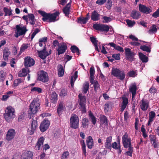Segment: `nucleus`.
<instances>
[{"mask_svg":"<svg viewBox=\"0 0 159 159\" xmlns=\"http://www.w3.org/2000/svg\"><path fill=\"white\" fill-rule=\"evenodd\" d=\"M39 13L43 17L42 20L44 21L48 20L49 23L54 22L57 21V17L59 16L60 13L58 11L53 13L50 14L46 13L42 11H39Z\"/></svg>","mask_w":159,"mask_h":159,"instance_id":"obj_1","label":"nucleus"},{"mask_svg":"<svg viewBox=\"0 0 159 159\" xmlns=\"http://www.w3.org/2000/svg\"><path fill=\"white\" fill-rule=\"evenodd\" d=\"M111 74L120 80H123L125 78V74L124 70H120L117 68L113 67L111 70Z\"/></svg>","mask_w":159,"mask_h":159,"instance_id":"obj_2","label":"nucleus"},{"mask_svg":"<svg viewBox=\"0 0 159 159\" xmlns=\"http://www.w3.org/2000/svg\"><path fill=\"white\" fill-rule=\"evenodd\" d=\"M70 127L73 129H76L79 127V120L77 115L72 114L70 119Z\"/></svg>","mask_w":159,"mask_h":159,"instance_id":"obj_3","label":"nucleus"},{"mask_svg":"<svg viewBox=\"0 0 159 159\" xmlns=\"http://www.w3.org/2000/svg\"><path fill=\"white\" fill-rule=\"evenodd\" d=\"M93 27L94 29L101 32H107L110 29L109 27L107 25L97 23L94 24Z\"/></svg>","mask_w":159,"mask_h":159,"instance_id":"obj_4","label":"nucleus"},{"mask_svg":"<svg viewBox=\"0 0 159 159\" xmlns=\"http://www.w3.org/2000/svg\"><path fill=\"white\" fill-rule=\"evenodd\" d=\"M139 7V11L143 14H150L152 11V7L150 6L147 7L146 5L140 4Z\"/></svg>","mask_w":159,"mask_h":159,"instance_id":"obj_5","label":"nucleus"},{"mask_svg":"<svg viewBox=\"0 0 159 159\" xmlns=\"http://www.w3.org/2000/svg\"><path fill=\"white\" fill-rule=\"evenodd\" d=\"M14 111L15 110H7L6 111L5 110L6 113L4 114V116L7 122H10L11 121L14 117Z\"/></svg>","mask_w":159,"mask_h":159,"instance_id":"obj_6","label":"nucleus"},{"mask_svg":"<svg viewBox=\"0 0 159 159\" xmlns=\"http://www.w3.org/2000/svg\"><path fill=\"white\" fill-rule=\"evenodd\" d=\"M38 79L43 82H47L49 80L48 74L43 70H41L38 74Z\"/></svg>","mask_w":159,"mask_h":159,"instance_id":"obj_7","label":"nucleus"},{"mask_svg":"<svg viewBox=\"0 0 159 159\" xmlns=\"http://www.w3.org/2000/svg\"><path fill=\"white\" fill-rule=\"evenodd\" d=\"M16 31L15 32V36L17 38L19 36L25 35L27 31L25 27H21L19 25L16 26Z\"/></svg>","mask_w":159,"mask_h":159,"instance_id":"obj_8","label":"nucleus"},{"mask_svg":"<svg viewBox=\"0 0 159 159\" xmlns=\"http://www.w3.org/2000/svg\"><path fill=\"white\" fill-rule=\"evenodd\" d=\"M50 122L47 119L45 118L41 122L39 127L40 131L43 132L48 128L50 125Z\"/></svg>","mask_w":159,"mask_h":159,"instance_id":"obj_9","label":"nucleus"},{"mask_svg":"<svg viewBox=\"0 0 159 159\" xmlns=\"http://www.w3.org/2000/svg\"><path fill=\"white\" fill-rule=\"evenodd\" d=\"M16 134L15 130L13 129H9L7 133L6 139L8 141H10L13 139Z\"/></svg>","mask_w":159,"mask_h":159,"instance_id":"obj_10","label":"nucleus"},{"mask_svg":"<svg viewBox=\"0 0 159 159\" xmlns=\"http://www.w3.org/2000/svg\"><path fill=\"white\" fill-rule=\"evenodd\" d=\"M35 62L34 60L30 57H26L24 58V65L25 66L29 67L33 66Z\"/></svg>","mask_w":159,"mask_h":159,"instance_id":"obj_11","label":"nucleus"},{"mask_svg":"<svg viewBox=\"0 0 159 159\" xmlns=\"http://www.w3.org/2000/svg\"><path fill=\"white\" fill-rule=\"evenodd\" d=\"M40 108L39 101L37 99H34L30 105L29 109H39Z\"/></svg>","mask_w":159,"mask_h":159,"instance_id":"obj_12","label":"nucleus"},{"mask_svg":"<svg viewBox=\"0 0 159 159\" xmlns=\"http://www.w3.org/2000/svg\"><path fill=\"white\" fill-rule=\"evenodd\" d=\"M79 99V105L82 109H85V103L86 101V97L85 96L83 95L81 93L78 95Z\"/></svg>","mask_w":159,"mask_h":159,"instance_id":"obj_13","label":"nucleus"},{"mask_svg":"<svg viewBox=\"0 0 159 159\" xmlns=\"http://www.w3.org/2000/svg\"><path fill=\"white\" fill-rule=\"evenodd\" d=\"M38 53L39 57L42 59H45L47 56L51 54L50 52L49 53L46 51V49L45 47H44L43 50L38 51Z\"/></svg>","mask_w":159,"mask_h":159,"instance_id":"obj_14","label":"nucleus"},{"mask_svg":"<svg viewBox=\"0 0 159 159\" xmlns=\"http://www.w3.org/2000/svg\"><path fill=\"white\" fill-rule=\"evenodd\" d=\"M107 2V0H97L95 2L96 4L99 5H102ZM107 8L108 9H111L112 6V2L111 0H107L106 3Z\"/></svg>","mask_w":159,"mask_h":159,"instance_id":"obj_15","label":"nucleus"},{"mask_svg":"<svg viewBox=\"0 0 159 159\" xmlns=\"http://www.w3.org/2000/svg\"><path fill=\"white\" fill-rule=\"evenodd\" d=\"M125 54L126 57V59L132 61L133 59V56L134 54L131 51V49L129 48L125 49Z\"/></svg>","mask_w":159,"mask_h":159,"instance_id":"obj_16","label":"nucleus"},{"mask_svg":"<svg viewBox=\"0 0 159 159\" xmlns=\"http://www.w3.org/2000/svg\"><path fill=\"white\" fill-rule=\"evenodd\" d=\"M31 130L29 131V134L31 135L33 134L37 126V121L36 120L32 119L30 123Z\"/></svg>","mask_w":159,"mask_h":159,"instance_id":"obj_17","label":"nucleus"},{"mask_svg":"<svg viewBox=\"0 0 159 159\" xmlns=\"http://www.w3.org/2000/svg\"><path fill=\"white\" fill-rule=\"evenodd\" d=\"M128 136L127 133H125L122 138V143L124 148H127L128 144L131 142V139L128 138Z\"/></svg>","mask_w":159,"mask_h":159,"instance_id":"obj_18","label":"nucleus"},{"mask_svg":"<svg viewBox=\"0 0 159 159\" xmlns=\"http://www.w3.org/2000/svg\"><path fill=\"white\" fill-rule=\"evenodd\" d=\"M137 89V86L135 84H133L129 88V92L132 94V100L135 98Z\"/></svg>","mask_w":159,"mask_h":159,"instance_id":"obj_19","label":"nucleus"},{"mask_svg":"<svg viewBox=\"0 0 159 159\" xmlns=\"http://www.w3.org/2000/svg\"><path fill=\"white\" fill-rule=\"evenodd\" d=\"M72 2L70 0V2L67 4L63 9V12L66 16L69 17L70 8V4Z\"/></svg>","mask_w":159,"mask_h":159,"instance_id":"obj_20","label":"nucleus"},{"mask_svg":"<svg viewBox=\"0 0 159 159\" xmlns=\"http://www.w3.org/2000/svg\"><path fill=\"white\" fill-rule=\"evenodd\" d=\"M130 16L133 19L138 20L140 17L141 14L139 11L133 10L131 11Z\"/></svg>","mask_w":159,"mask_h":159,"instance_id":"obj_21","label":"nucleus"},{"mask_svg":"<svg viewBox=\"0 0 159 159\" xmlns=\"http://www.w3.org/2000/svg\"><path fill=\"white\" fill-rule=\"evenodd\" d=\"M140 105L141 109H148L149 105L148 101L143 98L140 103Z\"/></svg>","mask_w":159,"mask_h":159,"instance_id":"obj_22","label":"nucleus"},{"mask_svg":"<svg viewBox=\"0 0 159 159\" xmlns=\"http://www.w3.org/2000/svg\"><path fill=\"white\" fill-rule=\"evenodd\" d=\"M87 146L89 149L92 148L94 145L93 140L92 137L91 136H89L86 140Z\"/></svg>","mask_w":159,"mask_h":159,"instance_id":"obj_23","label":"nucleus"},{"mask_svg":"<svg viewBox=\"0 0 159 159\" xmlns=\"http://www.w3.org/2000/svg\"><path fill=\"white\" fill-rule=\"evenodd\" d=\"M67 48L66 45L64 43H63V45H61L57 49L58 54L59 55L61 54L64 53L66 49H67Z\"/></svg>","mask_w":159,"mask_h":159,"instance_id":"obj_24","label":"nucleus"},{"mask_svg":"<svg viewBox=\"0 0 159 159\" xmlns=\"http://www.w3.org/2000/svg\"><path fill=\"white\" fill-rule=\"evenodd\" d=\"M100 15L95 10L92 12L91 15V20L93 21H96L99 20Z\"/></svg>","mask_w":159,"mask_h":159,"instance_id":"obj_25","label":"nucleus"},{"mask_svg":"<svg viewBox=\"0 0 159 159\" xmlns=\"http://www.w3.org/2000/svg\"><path fill=\"white\" fill-rule=\"evenodd\" d=\"M57 95L56 93L54 91L53 92L50 96L51 102L53 103H55L57 100Z\"/></svg>","mask_w":159,"mask_h":159,"instance_id":"obj_26","label":"nucleus"},{"mask_svg":"<svg viewBox=\"0 0 159 159\" xmlns=\"http://www.w3.org/2000/svg\"><path fill=\"white\" fill-rule=\"evenodd\" d=\"M11 54L9 49L7 47H5L3 50V58L5 61L8 60V57Z\"/></svg>","mask_w":159,"mask_h":159,"instance_id":"obj_27","label":"nucleus"},{"mask_svg":"<svg viewBox=\"0 0 159 159\" xmlns=\"http://www.w3.org/2000/svg\"><path fill=\"white\" fill-rule=\"evenodd\" d=\"M44 141V139L43 137H41L39 138L35 146L36 150H39L40 149L42 145H43Z\"/></svg>","mask_w":159,"mask_h":159,"instance_id":"obj_28","label":"nucleus"},{"mask_svg":"<svg viewBox=\"0 0 159 159\" xmlns=\"http://www.w3.org/2000/svg\"><path fill=\"white\" fill-rule=\"evenodd\" d=\"M149 138L151 143L152 144L153 147L155 148H157L158 144L157 142L156 137L153 135H151L149 136Z\"/></svg>","mask_w":159,"mask_h":159,"instance_id":"obj_29","label":"nucleus"},{"mask_svg":"<svg viewBox=\"0 0 159 159\" xmlns=\"http://www.w3.org/2000/svg\"><path fill=\"white\" fill-rule=\"evenodd\" d=\"M112 137L111 136L107 137L106 140L105 145V147L109 149H111V142H112Z\"/></svg>","mask_w":159,"mask_h":159,"instance_id":"obj_30","label":"nucleus"},{"mask_svg":"<svg viewBox=\"0 0 159 159\" xmlns=\"http://www.w3.org/2000/svg\"><path fill=\"white\" fill-rule=\"evenodd\" d=\"M33 152L31 151L25 152L22 156L24 159H32Z\"/></svg>","mask_w":159,"mask_h":159,"instance_id":"obj_31","label":"nucleus"},{"mask_svg":"<svg viewBox=\"0 0 159 159\" xmlns=\"http://www.w3.org/2000/svg\"><path fill=\"white\" fill-rule=\"evenodd\" d=\"M121 99L123 101L121 106V109H125L128 104V99L127 98L124 97H122Z\"/></svg>","mask_w":159,"mask_h":159,"instance_id":"obj_32","label":"nucleus"},{"mask_svg":"<svg viewBox=\"0 0 159 159\" xmlns=\"http://www.w3.org/2000/svg\"><path fill=\"white\" fill-rule=\"evenodd\" d=\"M81 123L82 127L84 128L87 129L89 125V120L87 118H83L82 119Z\"/></svg>","mask_w":159,"mask_h":159,"instance_id":"obj_33","label":"nucleus"},{"mask_svg":"<svg viewBox=\"0 0 159 159\" xmlns=\"http://www.w3.org/2000/svg\"><path fill=\"white\" fill-rule=\"evenodd\" d=\"M95 71L94 67H92L90 69V82L91 84H93V80H94V74Z\"/></svg>","mask_w":159,"mask_h":159,"instance_id":"obj_34","label":"nucleus"},{"mask_svg":"<svg viewBox=\"0 0 159 159\" xmlns=\"http://www.w3.org/2000/svg\"><path fill=\"white\" fill-rule=\"evenodd\" d=\"M89 119L91 120L92 123L95 125L97 122V119L93 115V113L91 111H90L89 113Z\"/></svg>","mask_w":159,"mask_h":159,"instance_id":"obj_35","label":"nucleus"},{"mask_svg":"<svg viewBox=\"0 0 159 159\" xmlns=\"http://www.w3.org/2000/svg\"><path fill=\"white\" fill-rule=\"evenodd\" d=\"M99 118L101 123L104 124L106 126L108 125V120L105 116L101 115Z\"/></svg>","mask_w":159,"mask_h":159,"instance_id":"obj_36","label":"nucleus"},{"mask_svg":"<svg viewBox=\"0 0 159 159\" xmlns=\"http://www.w3.org/2000/svg\"><path fill=\"white\" fill-rule=\"evenodd\" d=\"M78 77V71H76L73 76L71 77L70 84L71 87H72L74 85V82Z\"/></svg>","mask_w":159,"mask_h":159,"instance_id":"obj_37","label":"nucleus"},{"mask_svg":"<svg viewBox=\"0 0 159 159\" xmlns=\"http://www.w3.org/2000/svg\"><path fill=\"white\" fill-rule=\"evenodd\" d=\"M89 89V84L88 82H85L84 84L83 88L82 89V91L84 94H86L87 93Z\"/></svg>","mask_w":159,"mask_h":159,"instance_id":"obj_38","label":"nucleus"},{"mask_svg":"<svg viewBox=\"0 0 159 159\" xmlns=\"http://www.w3.org/2000/svg\"><path fill=\"white\" fill-rule=\"evenodd\" d=\"M58 75L59 77H62L64 75V71L63 66L60 64L58 66Z\"/></svg>","mask_w":159,"mask_h":159,"instance_id":"obj_39","label":"nucleus"},{"mask_svg":"<svg viewBox=\"0 0 159 159\" xmlns=\"http://www.w3.org/2000/svg\"><path fill=\"white\" fill-rule=\"evenodd\" d=\"M139 56L140 59L143 62H147L148 61V58L142 53H139Z\"/></svg>","mask_w":159,"mask_h":159,"instance_id":"obj_40","label":"nucleus"},{"mask_svg":"<svg viewBox=\"0 0 159 159\" xmlns=\"http://www.w3.org/2000/svg\"><path fill=\"white\" fill-rule=\"evenodd\" d=\"M27 70L26 69H22V70L20 71L18 73L19 77H25L27 75L28 73Z\"/></svg>","mask_w":159,"mask_h":159,"instance_id":"obj_41","label":"nucleus"},{"mask_svg":"<svg viewBox=\"0 0 159 159\" xmlns=\"http://www.w3.org/2000/svg\"><path fill=\"white\" fill-rule=\"evenodd\" d=\"M157 31V26L156 25L153 24L150 27V30L148 31V32L150 34H152L156 33Z\"/></svg>","mask_w":159,"mask_h":159,"instance_id":"obj_42","label":"nucleus"},{"mask_svg":"<svg viewBox=\"0 0 159 159\" xmlns=\"http://www.w3.org/2000/svg\"><path fill=\"white\" fill-rule=\"evenodd\" d=\"M38 110H29L28 111V117L31 119L36 114Z\"/></svg>","mask_w":159,"mask_h":159,"instance_id":"obj_43","label":"nucleus"},{"mask_svg":"<svg viewBox=\"0 0 159 159\" xmlns=\"http://www.w3.org/2000/svg\"><path fill=\"white\" fill-rule=\"evenodd\" d=\"M28 18L29 19L30 21V24L34 25L35 23V21L34 20L35 16L34 14H28Z\"/></svg>","mask_w":159,"mask_h":159,"instance_id":"obj_44","label":"nucleus"},{"mask_svg":"<svg viewBox=\"0 0 159 159\" xmlns=\"http://www.w3.org/2000/svg\"><path fill=\"white\" fill-rule=\"evenodd\" d=\"M24 80L23 79L18 78L14 80L13 82V86L14 87H16L24 81Z\"/></svg>","mask_w":159,"mask_h":159,"instance_id":"obj_45","label":"nucleus"},{"mask_svg":"<svg viewBox=\"0 0 159 159\" xmlns=\"http://www.w3.org/2000/svg\"><path fill=\"white\" fill-rule=\"evenodd\" d=\"M88 20L85 17H79L78 19V22L81 24H85L86 23Z\"/></svg>","mask_w":159,"mask_h":159,"instance_id":"obj_46","label":"nucleus"},{"mask_svg":"<svg viewBox=\"0 0 159 159\" xmlns=\"http://www.w3.org/2000/svg\"><path fill=\"white\" fill-rule=\"evenodd\" d=\"M93 87L94 88V90L95 92H97L98 90L100 89V84L98 83L97 81L95 80L93 81Z\"/></svg>","mask_w":159,"mask_h":159,"instance_id":"obj_47","label":"nucleus"},{"mask_svg":"<svg viewBox=\"0 0 159 159\" xmlns=\"http://www.w3.org/2000/svg\"><path fill=\"white\" fill-rule=\"evenodd\" d=\"M140 49L143 51H146L148 52H151V48L148 46L145 45H141L140 47Z\"/></svg>","mask_w":159,"mask_h":159,"instance_id":"obj_48","label":"nucleus"},{"mask_svg":"<svg viewBox=\"0 0 159 159\" xmlns=\"http://www.w3.org/2000/svg\"><path fill=\"white\" fill-rule=\"evenodd\" d=\"M67 94V89H62L61 90L59 95L61 97H64L66 96Z\"/></svg>","mask_w":159,"mask_h":159,"instance_id":"obj_49","label":"nucleus"},{"mask_svg":"<svg viewBox=\"0 0 159 159\" xmlns=\"http://www.w3.org/2000/svg\"><path fill=\"white\" fill-rule=\"evenodd\" d=\"M82 146V150L83 154L86 156V145L84 141L83 140L82 143L81 144Z\"/></svg>","mask_w":159,"mask_h":159,"instance_id":"obj_50","label":"nucleus"},{"mask_svg":"<svg viewBox=\"0 0 159 159\" xmlns=\"http://www.w3.org/2000/svg\"><path fill=\"white\" fill-rule=\"evenodd\" d=\"M126 22L128 26L130 27H133L135 24V22L134 21H132L129 19L127 20Z\"/></svg>","mask_w":159,"mask_h":159,"instance_id":"obj_51","label":"nucleus"},{"mask_svg":"<svg viewBox=\"0 0 159 159\" xmlns=\"http://www.w3.org/2000/svg\"><path fill=\"white\" fill-rule=\"evenodd\" d=\"M113 105L114 104L113 102H111L107 103L105 104L104 109H106L107 108L110 109L112 108V107H113Z\"/></svg>","mask_w":159,"mask_h":159,"instance_id":"obj_52","label":"nucleus"},{"mask_svg":"<svg viewBox=\"0 0 159 159\" xmlns=\"http://www.w3.org/2000/svg\"><path fill=\"white\" fill-rule=\"evenodd\" d=\"M31 90L32 92H37L39 93H42V90L41 88L38 87H34L31 88Z\"/></svg>","mask_w":159,"mask_h":159,"instance_id":"obj_53","label":"nucleus"},{"mask_svg":"<svg viewBox=\"0 0 159 159\" xmlns=\"http://www.w3.org/2000/svg\"><path fill=\"white\" fill-rule=\"evenodd\" d=\"M40 29L39 28H36L33 32L31 36V40H32L34 38L36 34L40 32Z\"/></svg>","mask_w":159,"mask_h":159,"instance_id":"obj_54","label":"nucleus"},{"mask_svg":"<svg viewBox=\"0 0 159 159\" xmlns=\"http://www.w3.org/2000/svg\"><path fill=\"white\" fill-rule=\"evenodd\" d=\"M155 113L153 111H151L149 114V118L150 121H153L155 117Z\"/></svg>","mask_w":159,"mask_h":159,"instance_id":"obj_55","label":"nucleus"},{"mask_svg":"<svg viewBox=\"0 0 159 159\" xmlns=\"http://www.w3.org/2000/svg\"><path fill=\"white\" fill-rule=\"evenodd\" d=\"M69 155V152L68 151L64 152L62 155L61 159H67Z\"/></svg>","mask_w":159,"mask_h":159,"instance_id":"obj_56","label":"nucleus"},{"mask_svg":"<svg viewBox=\"0 0 159 159\" xmlns=\"http://www.w3.org/2000/svg\"><path fill=\"white\" fill-rule=\"evenodd\" d=\"M127 75L129 77H134L135 76H136V75H137V74H136V71L132 70L130 71L129 72L127 73Z\"/></svg>","mask_w":159,"mask_h":159,"instance_id":"obj_57","label":"nucleus"},{"mask_svg":"<svg viewBox=\"0 0 159 159\" xmlns=\"http://www.w3.org/2000/svg\"><path fill=\"white\" fill-rule=\"evenodd\" d=\"M70 49L73 53H75L77 51H78V50L79 49V48L75 45L71 46Z\"/></svg>","mask_w":159,"mask_h":159,"instance_id":"obj_58","label":"nucleus"},{"mask_svg":"<svg viewBox=\"0 0 159 159\" xmlns=\"http://www.w3.org/2000/svg\"><path fill=\"white\" fill-rule=\"evenodd\" d=\"M102 18L103 19V22L104 23H108L112 20L111 18L109 17L104 16L102 17Z\"/></svg>","mask_w":159,"mask_h":159,"instance_id":"obj_59","label":"nucleus"},{"mask_svg":"<svg viewBox=\"0 0 159 159\" xmlns=\"http://www.w3.org/2000/svg\"><path fill=\"white\" fill-rule=\"evenodd\" d=\"M28 47V46L27 44H24L20 47V52L21 53L23 52H24L25 50L27 49Z\"/></svg>","mask_w":159,"mask_h":159,"instance_id":"obj_60","label":"nucleus"},{"mask_svg":"<svg viewBox=\"0 0 159 159\" xmlns=\"http://www.w3.org/2000/svg\"><path fill=\"white\" fill-rule=\"evenodd\" d=\"M90 39L91 42L94 45L97 44L98 40L96 39L95 38L93 37H90Z\"/></svg>","mask_w":159,"mask_h":159,"instance_id":"obj_61","label":"nucleus"},{"mask_svg":"<svg viewBox=\"0 0 159 159\" xmlns=\"http://www.w3.org/2000/svg\"><path fill=\"white\" fill-rule=\"evenodd\" d=\"M119 144L116 142L113 143L111 144V148H112L115 150H117Z\"/></svg>","mask_w":159,"mask_h":159,"instance_id":"obj_62","label":"nucleus"},{"mask_svg":"<svg viewBox=\"0 0 159 159\" xmlns=\"http://www.w3.org/2000/svg\"><path fill=\"white\" fill-rule=\"evenodd\" d=\"M127 148H128V151H127L128 152H133V147H132L131 146V143L130 142V143L129 144H128L127 145Z\"/></svg>","mask_w":159,"mask_h":159,"instance_id":"obj_63","label":"nucleus"},{"mask_svg":"<svg viewBox=\"0 0 159 159\" xmlns=\"http://www.w3.org/2000/svg\"><path fill=\"white\" fill-rule=\"evenodd\" d=\"M152 16L155 18H157L159 16V8L152 15Z\"/></svg>","mask_w":159,"mask_h":159,"instance_id":"obj_64","label":"nucleus"}]
</instances>
